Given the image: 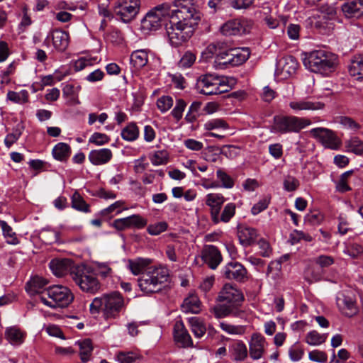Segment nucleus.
I'll use <instances>...</instances> for the list:
<instances>
[{
    "label": "nucleus",
    "instance_id": "obj_1",
    "mask_svg": "<svg viewBox=\"0 0 363 363\" xmlns=\"http://www.w3.org/2000/svg\"><path fill=\"white\" fill-rule=\"evenodd\" d=\"M124 307V299L118 292H113L94 298L89 306L91 314L101 311L106 318H116Z\"/></svg>",
    "mask_w": 363,
    "mask_h": 363
},
{
    "label": "nucleus",
    "instance_id": "obj_2",
    "mask_svg": "<svg viewBox=\"0 0 363 363\" xmlns=\"http://www.w3.org/2000/svg\"><path fill=\"white\" fill-rule=\"evenodd\" d=\"M303 64L313 72L328 75L335 71L337 65V57L325 50H314L304 58Z\"/></svg>",
    "mask_w": 363,
    "mask_h": 363
},
{
    "label": "nucleus",
    "instance_id": "obj_3",
    "mask_svg": "<svg viewBox=\"0 0 363 363\" xmlns=\"http://www.w3.org/2000/svg\"><path fill=\"white\" fill-rule=\"evenodd\" d=\"M198 22L181 20L171 16L169 25L167 26V34L172 46L178 47L186 42L193 35L194 26Z\"/></svg>",
    "mask_w": 363,
    "mask_h": 363
},
{
    "label": "nucleus",
    "instance_id": "obj_4",
    "mask_svg": "<svg viewBox=\"0 0 363 363\" xmlns=\"http://www.w3.org/2000/svg\"><path fill=\"white\" fill-rule=\"evenodd\" d=\"M71 278L84 292L94 294L100 289L101 284L91 266L75 265L71 271Z\"/></svg>",
    "mask_w": 363,
    "mask_h": 363
},
{
    "label": "nucleus",
    "instance_id": "obj_5",
    "mask_svg": "<svg viewBox=\"0 0 363 363\" xmlns=\"http://www.w3.org/2000/svg\"><path fill=\"white\" fill-rule=\"evenodd\" d=\"M195 88L199 94L213 95L227 92L231 86L228 77L214 74H206L197 79Z\"/></svg>",
    "mask_w": 363,
    "mask_h": 363
},
{
    "label": "nucleus",
    "instance_id": "obj_6",
    "mask_svg": "<svg viewBox=\"0 0 363 363\" xmlns=\"http://www.w3.org/2000/svg\"><path fill=\"white\" fill-rule=\"evenodd\" d=\"M167 269L162 267H150L138 279V286L146 294L159 291L168 279Z\"/></svg>",
    "mask_w": 363,
    "mask_h": 363
},
{
    "label": "nucleus",
    "instance_id": "obj_7",
    "mask_svg": "<svg viewBox=\"0 0 363 363\" xmlns=\"http://www.w3.org/2000/svg\"><path fill=\"white\" fill-rule=\"evenodd\" d=\"M74 300V295L67 286H49L41 295V302L52 308L67 307Z\"/></svg>",
    "mask_w": 363,
    "mask_h": 363
},
{
    "label": "nucleus",
    "instance_id": "obj_8",
    "mask_svg": "<svg viewBox=\"0 0 363 363\" xmlns=\"http://www.w3.org/2000/svg\"><path fill=\"white\" fill-rule=\"evenodd\" d=\"M311 124V121L306 118L294 116H275L271 131L274 133L279 134L298 133Z\"/></svg>",
    "mask_w": 363,
    "mask_h": 363
},
{
    "label": "nucleus",
    "instance_id": "obj_9",
    "mask_svg": "<svg viewBox=\"0 0 363 363\" xmlns=\"http://www.w3.org/2000/svg\"><path fill=\"white\" fill-rule=\"evenodd\" d=\"M168 18H171L170 6L167 4L159 5L146 14L141 21V27L147 31L156 30Z\"/></svg>",
    "mask_w": 363,
    "mask_h": 363
},
{
    "label": "nucleus",
    "instance_id": "obj_10",
    "mask_svg": "<svg viewBox=\"0 0 363 363\" xmlns=\"http://www.w3.org/2000/svg\"><path fill=\"white\" fill-rule=\"evenodd\" d=\"M140 8V0H116L113 12L123 22L128 23L135 18Z\"/></svg>",
    "mask_w": 363,
    "mask_h": 363
},
{
    "label": "nucleus",
    "instance_id": "obj_11",
    "mask_svg": "<svg viewBox=\"0 0 363 363\" xmlns=\"http://www.w3.org/2000/svg\"><path fill=\"white\" fill-rule=\"evenodd\" d=\"M173 7L170 6L171 16H175L179 19L196 22L200 19L194 0H174Z\"/></svg>",
    "mask_w": 363,
    "mask_h": 363
},
{
    "label": "nucleus",
    "instance_id": "obj_12",
    "mask_svg": "<svg viewBox=\"0 0 363 363\" xmlns=\"http://www.w3.org/2000/svg\"><path fill=\"white\" fill-rule=\"evenodd\" d=\"M216 301L218 303H225L236 309H240V306L244 301V296L235 285L225 284L220 290Z\"/></svg>",
    "mask_w": 363,
    "mask_h": 363
},
{
    "label": "nucleus",
    "instance_id": "obj_13",
    "mask_svg": "<svg viewBox=\"0 0 363 363\" xmlns=\"http://www.w3.org/2000/svg\"><path fill=\"white\" fill-rule=\"evenodd\" d=\"M254 23L247 18H236L226 21L220 27V32L227 36L239 35L250 33Z\"/></svg>",
    "mask_w": 363,
    "mask_h": 363
},
{
    "label": "nucleus",
    "instance_id": "obj_14",
    "mask_svg": "<svg viewBox=\"0 0 363 363\" xmlns=\"http://www.w3.org/2000/svg\"><path fill=\"white\" fill-rule=\"evenodd\" d=\"M335 11L333 7H322L316 13L307 19L308 24L315 28L320 32L325 31L327 28H330V20L334 18Z\"/></svg>",
    "mask_w": 363,
    "mask_h": 363
},
{
    "label": "nucleus",
    "instance_id": "obj_15",
    "mask_svg": "<svg viewBox=\"0 0 363 363\" xmlns=\"http://www.w3.org/2000/svg\"><path fill=\"white\" fill-rule=\"evenodd\" d=\"M248 346L250 358L257 361L264 357L268 343L264 335L259 333H254L249 340Z\"/></svg>",
    "mask_w": 363,
    "mask_h": 363
},
{
    "label": "nucleus",
    "instance_id": "obj_16",
    "mask_svg": "<svg viewBox=\"0 0 363 363\" xmlns=\"http://www.w3.org/2000/svg\"><path fill=\"white\" fill-rule=\"evenodd\" d=\"M311 135L328 148L336 150L340 146V140L331 130L325 128H315L310 130Z\"/></svg>",
    "mask_w": 363,
    "mask_h": 363
},
{
    "label": "nucleus",
    "instance_id": "obj_17",
    "mask_svg": "<svg viewBox=\"0 0 363 363\" xmlns=\"http://www.w3.org/2000/svg\"><path fill=\"white\" fill-rule=\"evenodd\" d=\"M147 225V220L139 214H133L130 216L118 218L113 220L111 226L117 230H125L128 228L141 229Z\"/></svg>",
    "mask_w": 363,
    "mask_h": 363
},
{
    "label": "nucleus",
    "instance_id": "obj_18",
    "mask_svg": "<svg viewBox=\"0 0 363 363\" xmlns=\"http://www.w3.org/2000/svg\"><path fill=\"white\" fill-rule=\"evenodd\" d=\"M50 42H52L54 48L57 51L64 52L69 45V35L66 31L57 29L47 36L43 44L48 46Z\"/></svg>",
    "mask_w": 363,
    "mask_h": 363
},
{
    "label": "nucleus",
    "instance_id": "obj_19",
    "mask_svg": "<svg viewBox=\"0 0 363 363\" xmlns=\"http://www.w3.org/2000/svg\"><path fill=\"white\" fill-rule=\"evenodd\" d=\"M248 354L247 345L242 340H234L228 346L229 357L236 363L245 362L247 359Z\"/></svg>",
    "mask_w": 363,
    "mask_h": 363
},
{
    "label": "nucleus",
    "instance_id": "obj_20",
    "mask_svg": "<svg viewBox=\"0 0 363 363\" xmlns=\"http://www.w3.org/2000/svg\"><path fill=\"white\" fill-rule=\"evenodd\" d=\"M226 279L243 282L247 279V270L238 262H230L223 269Z\"/></svg>",
    "mask_w": 363,
    "mask_h": 363
},
{
    "label": "nucleus",
    "instance_id": "obj_21",
    "mask_svg": "<svg viewBox=\"0 0 363 363\" xmlns=\"http://www.w3.org/2000/svg\"><path fill=\"white\" fill-rule=\"evenodd\" d=\"M203 261L212 269H216L223 258L219 250L214 245H206L201 251Z\"/></svg>",
    "mask_w": 363,
    "mask_h": 363
},
{
    "label": "nucleus",
    "instance_id": "obj_22",
    "mask_svg": "<svg viewBox=\"0 0 363 363\" xmlns=\"http://www.w3.org/2000/svg\"><path fill=\"white\" fill-rule=\"evenodd\" d=\"M340 311L346 316L351 317L357 313L354 298L352 296L345 293H339L336 299Z\"/></svg>",
    "mask_w": 363,
    "mask_h": 363
},
{
    "label": "nucleus",
    "instance_id": "obj_23",
    "mask_svg": "<svg viewBox=\"0 0 363 363\" xmlns=\"http://www.w3.org/2000/svg\"><path fill=\"white\" fill-rule=\"evenodd\" d=\"M289 106L294 113L301 111H317L323 109L324 104L320 101H313L308 98L294 99L289 103Z\"/></svg>",
    "mask_w": 363,
    "mask_h": 363
},
{
    "label": "nucleus",
    "instance_id": "obj_24",
    "mask_svg": "<svg viewBox=\"0 0 363 363\" xmlns=\"http://www.w3.org/2000/svg\"><path fill=\"white\" fill-rule=\"evenodd\" d=\"M173 333L175 342L182 347H189L193 345L192 339L182 320L176 321Z\"/></svg>",
    "mask_w": 363,
    "mask_h": 363
},
{
    "label": "nucleus",
    "instance_id": "obj_25",
    "mask_svg": "<svg viewBox=\"0 0 363 363\" xmlns=\"http://www.w3.org/2000/svg\"><path fill=\"white\" fill-rule=\"evenodd\" d=\"M225 201V198L220 193H209L206 196L205 203L209 208L210 216L212 220L218 213Z\"/></svg>",
    "mask_w": 363,
    "mask_h": 363
},
{
    "label": "nucleus",
    "instance_id": "obj_26",
    "mask_svg": "<svg viewBox=\"0 0 363 363\" xmlns=\"http://www.w3.org/2000/svg\"><path fill=\"white\" fill-rule=\"evenodd\" d=\"M210 311L218 319L228 316L240 317L243 313V311L240 309H236L225 303H220L214 306Z\"/></svg>",
    "mask_w": 363,
    "mask_h": 363
},
{
    "label": "nucleus",
    "instance_id": "obj_27",
    "mask_svg": "<svg viewBox=\"0 0 363 363\" xmlns=\"http://www.w3.org/2000/svg\"><path fill=\"white\" fill-rule=\"evenodd\" d=\"M49 266L52 272L58 277H64L68 273L71 276V271L75 267L68 259H52Z\"/></svg>",
    "mask_w": 363,
    "mask_h": 363
},
{
    "label": "nucleus",
    "instance_id": "obj_28",
    "mask_svg": "<svg viewBox=\"0 0 363 363\" xmlns=\"http://www.w3.org/2000/svg\"><path fill=\"white\" fill-rule=\"evenodd\" d=\"M113 157V152L108 148H101L90 151L88 155L89 162L96 166L108 163Z\"/></svg>",
    "mask_w": 363,
    "mask_h": 363
},
{
    "label": "nucleus",
    "instance_id": "obj_29",
    "mask_svg": "<svg viewBox=\"0 0 363 363\" xmlns=\"http://www.w3.org/2000/svg\"><path fill=\"white\" fill-rule=\"evenodd\" d=\"M152 260L148 258L137 257L127 261V267L134 275L143 274L151 264Z\"/></svg>",
    "mask_w": 363,
    "mask_h": 363
},
{
    "label": "nucleus",
    "instance_id": "obj_30",
    "mask_svg": "<svg viewBox=\"0 0 363 363\" xmlns=\"http://www.w3.org/2000/svg\"><path fill=\"white\" fill-rule=\"evenodd\" d=\"M343 253L352 259L363 257V244L355 240H348L343 242Z\"/></svg>",
    "mask_w": 363,
    "mask_h": 363
},
{
    "label": "nucleus",
    "instance_id": "obj_31",
    "mask_svg": "<svg viewBox=\"0 0 363 363\" xmlns=\"http://www.w3.org/2000/svg\"><path fill=\"white\" fill-rule=\"evenodd\" d=\"M278 67L281 70V73L284 77H288L295 74L298 63L297 60L292 56L283 57L278 62Z\"/></svg>",
    "mask_w": 363,
    "mask_h": 363
},
{
    "label": "nucleus",
    "instance_id": "obj_32",
    "mask_svg": "<svg viewBox=\"0 0 363 363\" xmlns=\"http://www.w3.org/2000/svg\"><path fill=\"white\" fill-rule=\"evenodd\" d=\"M26 336V333L16 326L7 328L5 330L6 339L15 346L23 344Z\"/></svg>",
    "mask_w": 363,
    "mask_h": 363
},
{
    "label": "nucleus",
    "instance_id": "obj_33",
    "mask_svg": "<svg viewBox=\"0 0 363 363\" xmlns=\"http://www.w3.org/2000/svg\"><path fill=\"white\" fill-rule=\"evenodd\" d=\"M257 236V230L251 227H241L238 230L239 241L243 246H250L253 244Z\"/></svg>",
    "mask_w": 363,
    "mask_h": 363
},
{
    "label": "nucleus",
    "instance_id": "obj_34",
    "mask_svg": "<svg viewBox=\"0 0 363 363\" xmlns=\"http://www.w3.org/2000/svg\"><path fill=\"white\" fill-rule=\"evenodd\" d=\"M346 18H360L363 16L362 9L360 8L357 0L347 1L341 7Z\"/></svg>",
    "mask_w": 363,
    "mask_h": 363
},
{
    "label": "nucleus",
    "instance_id": "obj_35",
    "mask_svg": "<svg viewBox=\"0 0 363 363\" xmlns=\"http://www.w3.org/2000/svg\"><path fill=\"white\" fill-rule=\"evenodd\" d=\"M235 204L234 203H228L224 206L221 213L220 211L217 213V218L214 216L211 220L214 224H218L220 222L227 223L235 216Z\"/></svg>",
    "mask_w": 363,
    "mask_h": 363
},
{
    "label": "nucleus",
    "instance_id": "obj_36",
    "mask_svg": "<svg viewBox=\"0 0 363 363\" xmlns=\"http://www.w3.org/2000/svg\"><path fill=\"white\" fill-rule=\"evenodd\" d=\"M130 63L137 69L145 67L148 62V52L147 50H137L130 55Z\"/></svg>",
    "mask_w": 363,
    "mask_h": 363
},
{
    "label": "nucleus",
    "instance_id": "obj_37",
    "mask_svg": "<svg viewBox=\"0 0 363 363\" xmlns=\"http://www.w3.org/2000/svg\"><path fill=\"white\" fill-rule=\"evenodd\" d=\"M91 267L93 269V272H96V275L102 279L111 278L113 275V270L110 262L94 261Z\"/></svg>",
    "mask_w": 363,
    "mask_h": 363
},
{
    "label": "nucleus",
    "instance_id": "obj_38",
    "mask_svg": "<svg viewBox=\"0 0 363 363\" xmlns=\"http://www.w3.org/2000/svg\"><path fill=\"white\" fill-rule=\"evenodd\" d=\"M350 74L357 80H363V55L355 56L349 66Z\"/></svg>",
    "mask_w": 363,
    "mask_h": 363
},
{
    "label": "nucleus",
    "instance_id": "obj_39",
    "mask_svg": "<svg viewBox=\"0 0 363 363\" xmlns=\"http://www.w3.org/2000/svg\"><path fill=\"white\" fill-rule=\"evenodd\" d=\"M182 309L184 313H199L201 311V301L197 296L190 295L184 300Z\"/></svg>",
    "mask_w": 363,
    "mask_h": 363
},
{
    "label": "nucleus",
    "instance_id": "obj_40",
    "mask_svg": "<svg viewBox=\"0 0 363 363\" xmlns=\"http://www.w3.org/2000/svg\"><path fill=\"white\" fill-rule=\"evenodd\" d=\"M53 157L58 161H66L71 155V147L65 143H59L52 149Z\"/></svg>",
    "mask_w": 363,
    "mask_h": 363
},
{
    "label": "nucleus",
    "instance_id": "obj_41",
    "mask_svg": "<svg viewBox=\"0 0 363 363\" xmlns=\"http://www.w3.org/2000/svg\"><path fill=\"white\" fill-rule=\"evenodd\" d=\"M190 328L195 337H202L206 332L204 322L199 317H191L188 319Z\"/></svg>",
    "mask_w": 363,
    "mask_h": 363
},
{
    "label": "nucleus",
    "instance_id": "obj_42",
    "mask_svg": "<svg viewBox=\"0 0 363 363\" xmlns=\"http://www.w3.org/2000/svg\"><path fill=\"white\" fill-rule=\"evenodd\" d=\"M231 66H238L244 63L250 56L247 48H235L230 50Z\"/></svg>",
    "mask_w": 363,
    "mask_h": 363
},
{
    "label": "nucleus",
    "instance_id": "obj_43",
    "mask_svg": "<svg viewBox=\"0 0 363 363\" xmlns=\"http://www.w3.org/2000/svg\"><path fill=\"white\" fill-rule=\"evenodd\" d=\"M230 50H221L217 54L213 62V67L216 69H223L227 65H231Z\"/></svg>",
    "mask_w": 363,
    "mask_h": 363
},
{
    "label": "nucleus",
    "instance_id": "obj_44",
    "mask_svg": "<svg viewBox=\"0 0 363 363\" xmlns=\"http://www.w3.org/2000/svg\"><path fill=\"white\" fill-rule=\"evenodd\" d=\"M48 281L43 277L35 276L27 282L26 289L30 294H35L40 291L46 284Z\"/></svg>",
    "mask_w": 363,
    "mask_h": 363
},
{
    "label": "nucleus",
    "instance_id": "obj_45",
    "mask_svg": "<svg viewBox=\"0 0 363 363\" xmlns=\"http://www.w3.org/2000/svg\"><path fill=\"white\" fill-rule=\"evenodd\" d=\"M222 330L229 335H242L245 333L247 327L242 325H233L225 321H222L219 324Z\"/></svg>",
    "mask_w": 363,
    "mask_h": 363
},
{
    "label": "nucleus",
    "instance_id": "obj_46",
    "mask_svg": "<svg viewBox=\"0 0 363 363\" xmlns=\"http://www.w3.org/2000/svg\"><path fill=\"white\" fill-rule=\"evenodd\" d=\"M139 128L135 123H128L121 131V137L126 141H134L139 137Z\"/></svg>",
    "mask_w": 363,
    "mask_h": 363
},
{
    "label": "nucleus",
    "instance_id": "obj_47",
    "mask_svg": "<svg viewBox=\"0 0 363 363\" xmlns=\"http://www.w3.org/2000/svg\"><path fill=\"white\" fill-rule=\"evenodd\" d=\"M76 344H77L79 346V355L81 360L83 362H87L89 359V357L93 351L91 341L89 339H86L81 342L77 341L76 342Z\"/></svg>",
    "mask_w": 363,
    "mask_h": 363
},
{
    "label": "nucleus",
    "instance_id": "obj_48",
    "mask_svg": "<svg viewBox=\"0 0 363 363\" xmlns=\"http://www.w3.org/2000/svg\"><path fill=\"white\" fill-rule=\"evenodd\" d=\"M128 208L125 206V202L122 200L117 201L108 206L107 208L101 211L100 214L102 216H108L110 215H118L123 211L127 210Z\"/></svg>",
    "mask_w": 363,
    "mask_h": 363
},
{
    "label": "nucleus",
    "instance_id": "obj_49",
    "mask_svg": "<svg viewBox=\"0 0 363 363\" xmlns=\"http://www.w3.org/2000/svg\"><path fill=\"white\" fill-rule=\"evenodd\" d=\"M327 337V334H320L316 330H312L306 334V342L309 345L318 346L324 343Z\"/></svg>",
    "mask_w": 363,
    "mask_h": 363
},
{
    "label": "nucleus",
    "instance_id": "obj_50",
    "mask_svg": "<svg viewBox=\"0 0 363 363\" xmlns=\"http://www.w3.org/2000/svg\"><path fill=\"white\" fill-rule=\"evenodd\" d=\"M3 235L6 240V242L10 245H17L19 241L12 228L4 220H0Z\"/></svg>",
    "mask_w": 363,
    "mask_h": 363
},
{
    "label": "nucleus",
    "instance_id": "obj_51",
    "mask_svg": "<svg viewBox=\"0 0 363 363\" xmlns=\"http://www.w3.org/2000/svg\"><path fill=\"white\" fill-rule=\"evenodd\" d=\"M289 240L291 245H296L301 241L310 242L313 240V237L302 230H294L289 235Z\"/></svg>",
    "mask_w": 363,
    "mask_h": 363
},
{
    "label": "nucleus",
    "instance_id": "obj_52",
    "mask_svg": "<svg viewBox=\"0 0 363 363\" xmlns=\"http://www.w3.org/2000/svg\"><path fill=\"white\" fill-rule=\"evenodd\" d=\"M23 131V126L21 124H17L12 130V132L9 133L5 139L4 144L10 148L21 136Z\"/></svg>",
    "mask_w": 363,
    "mask_h": 363
},
{
    "label": "nucleus",
    "instance_id": "obj_53",
    "mask_svg": "<svg viewBox=\"0 0 363 363\" xmlns=\"http://www.w3.org/2000/svg\"><path fill=\"white\" fill-rule=\"evenodd\" d=\"M7 99L16 104H26L28 102L29 94L27 90H21L18 92L9 91L7 93Z\"/></svg>",
    "mask_w": 363,
    "mask_h": 363
},
{
    "label": "nucleus",
    "instance_id": "obj_54",
    "mask_svg": "<svg viewBox=\"0 0 363 363\" xmlns=\"http://www.w3.org/2000/svg\"><path fill=\"white\" fill-rule=\"evenodd\" d=\"M203 128L206 130L211 131L213 130H227L229 125L222 118H213L206 121L203 125Z\"/></svg>",
    "mask_w": 363,
    "mask_h": 363
},
{
    "label": "nucleus",
    "instance_id": "obj_55",
    "mask_svg": "<svg viewBox=\"0 0 363 363\" xmlns=\"http://www.w3.org/2000/svg\"><path fill=\"white\" fill-rule=\"evenodd\" d=\"M352 176V172L348 171L343 173L336 184V189L340 192H346L351 190L350 183Z\"/></svg>",
    "mask_w": 363,
    "mask_h": 363
},
{
    "label": "nucleus",
    "instance_id": "obj_56",
    "mask_svg": "<svg viewBox=\"0 0 363 363\" xmlns=\"http://www.w3.org/2000/svg\"><path fill=\"white\" fill-rule=\"evenodd\" d=\"M72 207L77 211L84 213L90 211L89 206L77 192H74L72 196Z\"/></svg>",
    "mask_w": 363,
    "mask_h": 363
},
{
    "label": "nucleus",
    "instance_id": "obj_57",
    "mask_svg": "<svg viewBox=\"0 0 363 363\" xmlns=\"http://www.w3.org/2000/svg\"><path fill=\"white\" fill-rule=\"evenodd\" d=\"M346 147L349 152L363 157V141L357 138H352L347 142Z\"/></svg>",
    "mask_w": 363,
    "mask_h": 363
},
{
    "label": "nucleus",
    "instance_id": "obj_58",
    "mask_svg": "<svg viewBox=\"0 0 363 363\" xmlns=\"http://www.w3.org/2000/svg\"><path fill=\"white\" fill-rule=\"evenodd\" d=\"M168 158L169 154L164 150L155 151L150 157V160L154 166H159L167 164L168 162Z\"/></svg>",
    "mask_w": 363,
    "mask_h": 363
},
{
    "label": "nucleus",
    "instance_id": "obj_59",
    "mask_svg": "<svg viewBox=\"0 0 363 363\" xmlns=\"http://www.w3.org/2000/svg\"><path fill=\"white\" fill-rule=\"evenodd\" d=\"M139 356L133 352H118L115 359L119 363H135Z\"/></svg>",
    "mask_w": 363,
    "mask_h": 363
},
{
    "label": "nucleus",
    "instance_id": "obj_60",
    "mask_svg": "<svg viewBox=\"0 0 363 363\" xmlns=\"http://www.w3.org/2000/svg\"><path fill=\"white\" fill-rule=\"evenodd\" d=\"M196 60V56L194 53L191 51H186L182 56L178 62V66L182 69L189 68L194 64Z\"/></svg>",
    "mask_w": 363,
    "mask_h": 363
},
{
    "label": "nucleus",
    "instance_id": "obj_61",
    "mask_svg": "<svg viewBox=\"0 0 363 363\" xmlns=\"http://www.w3.org/2000/svg\"><path fill=\"white\" fill-rule=\"evenodd\" d=\"M216 176L218 180L221 182L222 186L225 189H231L234 186V181L225 172L219 169L216 171Z\"/></svg>",
    "mask_w": 363,
    "mask_h": 363
},
{
    "label": "nucleus",
    "instance_id": "obj_62",
    "mask_svg": "<svg viewBox=\"0 0 363 363\" xmlns=\"http://www.w3.org/2000/svg\"><path fill=\"white\" fill-rule=\"evenodd\" d=\"M338 123L342 126L343 128L355 132L360 128V125L352 118L341 116L338 119Z\"/></svg>",
    "mask_w": 363,
    "mask_h": 363
},
{
    "label": "nucleus",
    "instance_id": "obj_63",
    "mask_svg": "<svg viewBox=\"0 0 363 363\" xmlns=\"http://www.w3.org/2000/svg\"><path fill=\"white\" fill-rule=\"evenodd\" d=\"M300 185L298 179L291 175H287L284 177L283 182L284 189L291 192L296 191Z\"/></svg>",
    "mask_w": 363,
    "mask_h": 363
},
{
    "label": "nucleus",
    "instance_id": "obj_64",
    "mask_svg": "<svg viewBox=\"0 0 363 363\" xmlns=\"http://www.w3.org/2000/svg\"><path fill=\"white\" fill-rule=\"evenodd\" d=\"M173 99L169 96H162L157 101V108L162 113L169 111L173 106Z\"/></svg>",
    "mask_w": 363,
    "mask_h": 363
}]
</instances>
